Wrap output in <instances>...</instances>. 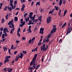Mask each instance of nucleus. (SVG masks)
<instances>
[{
	"mask_svg": "<svg viewBox=\"0 0 72 72\" xmlns=\"http://www.w3.org/2000/svg\"><path fill=\"white\" fill-rule=\"evenodd\" d=\"M68 11L67 10H66L65 11H64V15H63V16H65L66 14L67 13Z\"/></svg>",
	"mask_w": 72,
	"mask_h": 72,
	"instance_id": "12",
	"label": "nucleus"
},
{
	"mask_svg": "<svg viewBox=\"0 0 72 72\" xmlns=\"http://www.w3.org/2000/svg\"><path fill=\"white\" fill-rule=\"evenodd\" d=\"M19 32H21L20 28H19L17 30V33H19Z\"/></svg>",
	"mask_w": 72,
	"mask_h": 72,
	"instance_id": "42",
	"label": "nucleus"
},
{
	"mask_svg": "<svg viewBox=\"0 0 72 72\" xmlns=\"http://www.w3.org/2000/svg\"><path fill=\"white\" fill-rule=\"evenodd\" d=\"M33 4H34V2H32V3H31V5L32 6H33Z\"/></svg>",
	"mask_w": 72,
	"mask_h": 72,
	"instance_id": "63",
	"label": "nucleus"
},
{
	"mask_svg": "<svg viewBox=\"0 0 72 72\" xmlns=\"http://www.w3.org/2000/svg\"><path fill=\"white\" fill-rule=\"evenodd\" d=\"M63 2V0H60V3H59V5L60 6H61L62 4V3Z\"/></svg>",
	"mask_w": 72,
	"mask_h": 72,
	"instance_id": "18",
	"label": "nucleus"
},
{
	"mask_svg": "<svg viewBox=\"0 0 72 72\" xmlns=\"http://www.w3.org/2000/svg\"><path fill=\"white\" fill-rule=\"evenodd\" d=\"M14 3L15 4H17V1H15Z\"/></svg>",
	"mask_w": 72,
	"mask_h": 72,
	"instance_id": "60",
	"label": "nucleus"
},
{
	"mask_svg": "<svg viewBox=\"0 0 72 72\" xmlns=\"http://www.w3.org/2000/svg\"><path fill=\"white\" fill-rule=\"evenodd\" d=\"M37 56V54H36L35 55L34 57H33L32 58V60L30 63V66H32L33 64V63H36V62H35L36 60V58Z\"/></svg>",
	"mask_w": 72,
	"mask_h": 72,
	"instance_id": "2",
	"label": "nucleus"
},
{
	"mask_svg": "<svg viewBox=\"0 0 72 72\" xmlns=\"http://www.w3.org/2000/svg\"><path fill=\"white\" fill-rule=\"evenodd\" d=\"M33 14V12H31L30 13H29V17H32V15Z\"/></svg>",
	"mask_w": 72,
	"mask_h": 72,
	"instance_id": "16",
	"label": "nucleus"
},
{
	"mask_svg": "<svg viewBox=\"0 0 72 72\" xmlns=\"http://www.w3.org/2000/svg\"><path fill=\"white\" fill-rule=\"evenodd\" d=\"M42 17L41 16H40V17H39L38 18V20H39L40 22H41V18H42Z\"/></svg>",
	"mask_w": 72,
	"mask_h": 72,
	"instance_id": "15",
	"label": "nucleus"
},
{
	"mask_svg": "<svg viewBox=\"0 0 72 72\" xmlns=\"http://www.w3.org/2000/svg\"><path fill=\"white\" fill-rule=\"evenodd\" d=\"M37 63H33V66L32 67H29L28 70H33L34 69H35L36 68L37 66Z\"/></svg>",
	"mask_w": 72,
	"mask_h": 72,
	"instance_id": "3",
	"label": "nucleus"
},
{
	"mask_svg": "<svg viewBox=\"0 0 72 72\" xmlns=\"http://www.w3.org/2000/svg\"><path fill=\"white\" fill-rule=\"evenodd\" d=\"M72 30V27H70V28H68L67 30V33H66V35H67L68 34H69L71 32Z\"/></svg>",
	"mask_w": 72,
	"mask_h": 72,
	"instance_id": "4",
	"label": "nucleus"
},
{
	"mask_svg": "<svg viewBox=\"0 0 72 72\" xmlns=\"http://www.w3.org/2000/svg\"><path fill=\"white\" fill-rule=\"evenodd\" d=\"M57 30V28H54L53 27V29H52V30L51 31V33L52 34H54V32H56V30Z\"/></svg>",
	"mask_w": 72,
	"mask_h": 72,
	"instance_id": "7",
	"label": "nucleus"
},
{
	"mask_svg": "<svg viewBox=\"0 0 72 72\" xmlns=\"http://www.w3.org/2000/svg\"><path fill=\"white\" fill-rule=\"evenodd\" d=\"M20 55H19V54H18V56L20 57L21 59H22V57H23V54L22 53H20Z\"/></svg>",
	"mask_w": 72,
	"mask_h": 72,
	"instance_id": "10",
	"label": "nucleus"
},
{
	"mask_svg": "<svg viewBox=\"0 0 72 72\" xmlns=\"http://www.w3.org/2000/svg\"><path fill=\"white\" fill-rule=\"evenodd\" d=\"M30 18L33 21L34 20H35V18L33 17H30Z\"/></svg>",
	"mask_w": 72,
	"mask_h": 72,
	"instance_id": "24",
	"label": "nucleus"
},
{
	"mask_svg": "<svg viewBox=\"0 0 72 72\" xmlns=\"http://www.w3.org/2000/svg\"><path fill=\"white\" fill-rule=\"evenodd\" d=\"M2 21V23H4L5 22V19H4V18H3L1 20Z\"/></svg>",
	"mask_w": 72,
	"mask_h": 72,
	"instance_id": "33",
	"label": "nucleus"
},
{
	"mask_svg": "<svg viewBox=\"0 0 72 72\" xmlns=\"http://www.w3.org/2000/svg\"><path fill=\"white\" fill-rule=\"evenodd\" d=\"M35 37H33L32 39V41H34V40H35Z\"/></svg>",
	"mask_w": 72,
	"mask_h": 72,
	"instance_id": "46",
	"label": "nucleus"
},
{
	"mask_svg": "<svg viewBox=\"0 0 72 72\" xmlns=\"http://www.w3.org/2000/svg\"><path fill=\"white\" fill-rule=\"evenodd\" d=\"M45 42V39H43V41L42 43V44H43Z\"/></svg>",
	"mask_w": 72,
	"mask_h": 72,
	"instance_id": "45",
	"label": "nucleus"
},
{
	"mask_svg": "<svg viewBox=\"0 0 72 72\" xmlns=\"http://www.w3.org/2000/svg\"><path fill=\"white\" fill-rule=\"evenodd\" d=\"M22 51V53H23L24 54H26L27 53L26 51Z\"/></svg>",
	"mask_w": 72,
	"mask_h": 72,
	"instance_id": "47",
	"label": "nucleus"
},
{
	"mask_svg": "<svg viewBox=\"0 0 72 72\" xmlns=\"http://www.w3.org/2000/svg\"><path fill=\"white\" fill-rule=\"evenodd\" d=\"M13 20H12L11 21H9V22L8 23V25L9 26H9V27H10L11 28H13L10 31V33L11 34H12L13 33V31L15 29L14 27V24L13 23Z\"/></svg>",
	"mask_w": 72,
	"mask_h": 72,
	"instance_id": "1",
	"label": "nucleus"
},
{
	"mask_svg": "<svg viewBox=\"0 0 72 72\" xmlns=\"http://www.w3.org/2000/svg\"><path fill=\"white\" fill-rule=\"evenodd\" d=\"M41 48V50L43 51H45V43H44L43 44L42 46H41L40 47Z\"/></svg>",
	"mask_w": 72,
	"mask_h": 72,
	"instance_id": "6",
	"label": "nucleus"
},
{
	"mask_svg": "<svg viewBox=\"0 0 72 72\" xmlns=\"http://www.w3.org/2000/svg\"><path fill=\"white\" fill-rule=\"evenodd\" d=\"M49 41H50L49 39H48L46 38V39L45 40V42H48Z\"/></svg>",
	"mask_w": 72,
	"mask_h": 72,
	"instance_id": "29",
	"label": "nucleus"
},
{
	"mask_svg": "<svg viewBox=\"0 0 72 72\" xmlns=\"http://www.w3.org/2000/svg\"><path fill=\"white\" fill-rule=\"evenodd\" d=\"M5 8H4V11H6L7 10V8L10 11V12L12 11V8L11 7H10L9 6H8L7 7V6L5 7Z\"/></svg>",
	"mask_w": 72,
	"mask_h": 72,
	"instance_id": "5",
	"label": "nucleus"
},
{
	"mask_svg": "<svg viewBox=\"0 0 72 72\" xmlns=\"http://www.w3.org/2000/svg\"><path fill=\"white\" fill-rule=\"evenodd\" d=\"M3 33H4L5 34V36H7V35L6 33V32H3Z\"/></svg>",
	"mask_w": 72,
	"mask_h": 72,
	"instance_id": "53",
	"label": "nucleus"
},
{
	"mask_svg": "<svg viewBox=\"0 0 72 72\" xmlns=\"http://www.w3.org/2000/svg\"><path fill=\"white\" fill-rule=\"evenodd\" d=\"M38 19H36L35 20H34L33 21V22H36V23H37V22L38 21Z\"/></svg>",
	"mask_w": 72,
	"mask_h": 72,
	"instance_id": "30",
	"label": "nucleus"
},
{
	"mask_svg": "<svg viewBox=\"0 0 72 72\" xmlns=\"http://www.w3.org/2000/svg\"><path fill=\"white\" fill-rule=\"evenodd\" d=\"M21 3H23L25 2V0H21Z\"/></svg>",
	"mask_w": 72,
	"mask_h": 72,
	"instance_id": "50",
	"label": "nucleus"
},
{
	"mask_svg": "<svg viewBox=\"0 0 72 72\" xmlns=\"http://www.w3.org/2000/svg\"><path fill=\"white\" fill-rule=\"evenodd\" d=\"M3 49L4 50V51H6L8 49L5 46H3Z\"/></svg>",
	"mask_w": 72,
	"mask_h": 72,
	"instance_id": "13",
	"label": "nucleus"
},
{
	"mask_svg": "<svg viewBox=\"0 0 72 72\" xmlns=\"http://www.w3.org/2000/svg\"><path fill=\"white\" fill-rule=\"evenodd\" d=\"M11 57L10 56H8L7 57H6V58H11Z\"/></svg>",
	"mask_w": 72,
	"mask_h": 72,
	"instance_id": "39",
	"label": "nucleus"
},
{
	"mask_svg": "<svg viewBox=\"0 0 72 72\" xmlns=\"http://www.w3.org/2000/svg\"><path fill=\"white\" fill-rule=\"evenodd\" d=\"M24 25V24H21L20 26L21 27H22Z\"/></svg>",
	"mask_w": 72,
	"mask_h": 72,
	"instance_id": "43",
	"label": "nucleus"
},
{
	"mask_svg": "<svg viewBox=\"0 0 72 72\" xmlns=\"http://www.w3.org/2000/svg\"><path fill=\"white\" fill-rule=\"evenodd\" d=\"M0 30H1V31H3V28L1 27V28H0Z\"/></svg>",
	"mask_w": 72,
	"mask_h": 72,
	"instance_id": "59",
	"label": "nucleus"
},
{
	"mask_svg": "<svg viewBox=\"0 0 72 72\" xmlns=\"http://www.w3.org/2000/svg\"><path fill=\"white\" fill-rule=\"evenodd\" d=\"M9 61V59L6 58L5 59L4 62V63H6V62H8Z\"/></svg>",
	"mask_w": 72,
	"mask_h": 72,
	"instance_id": "14",
	"label": "nucleus"
},
{
	"mask_svg": "<svg viewBox=\"0 0 72 72\" xmlns=\"http://www.w3.org/2000/svg\"><path fill=\"white\" fill-rule=\"evenodd\" d=\"M62 21L61 22H60L59 25L60 26H62Z\"/></svg>",
	"mask_w": 72,
	"mask_h": 72,
	"instance_id": "37",
	"label": "nucleus"
},
{
	"mask_svg": "<svg viewBox=\"0 0 72 72\" xmlns=\"http://www.w3.org/2000/svg\"><path fill=\"white\" fill-rule=\"evenodd\" d=\"M8 14H7V15L6 16L5 18H6V19H8Z\"/></svg>",
	"mask_w": 72,
	"mask_h": 72,
	"instance_id": "32",
	"label": "nucleus"
},
{
	"mask_svg": "<svg viewBox=\"0 0 72 72\" xmlns=\"http://www.w3.org/2000/svg\"><path fill=\"white\" fill-rule=\"evenodd\" d=\"M5 38V34L4 33H3V34H2V38Z\"/></svg>",
	"mask_w": 72,
	"mask_h": 72,
	"instance_id": "35",
	"label": "nucleus"
},
{
	"mask_svg": "<svg viewBox=\"0 0 72 72\" xmlns=\"http://www.w3.org/2000/svg\"><path fill=\"white\" fill-rule=\"evenodd\" d=\"M43 11H44V10L41 8L40 11V12H42Z\"/></svg>",
	"mask_w": 72,
	"mask_h": 72,
	"instance_id": "62",
	"label": "nucleus"
},
{
	"mask_svg": "<svg viewBox=\"0 0 72 72\" xmlns=\"http://www.w3.org/2000/svg\"><path fill=\"white\" fill-rule=\"evenodd\" d=\"M13 70V69L12 68L10 69V68H8V72H11Z\"/></svg>",
	"mask_w": 72,
	"mask_h": 72,
	"instance_id": "20",
	"label": "nucleus"
},
{
	"mask_svg": "<svg viewBox=\"0 0 72 72\" xmlns=\"http://www.w3.org/2000/svg\"><path fill=\"white\" fill-rule=\"evenodd\" d=\"M21 23L22 24H23L24 23V24H25V21H21Z\"/></svg>",
	"mask_w": 72,
	"mask_h": 72,
	"instance_id": "40",
	"label": "nucleus"
},
{
	"mask_svg": "<svg viewBox=\"0 0 72 72\" xmlns=\"http://www.w3.org/2000/svg\"><path fill=\"white\" fill-rule=\"evenodd\" d=\"M16 42L17 43V44H18L19 43H20V42L19 40H16Z\"/></svg>",
	"mask_w": 72,
	"mask_h": 72,
	"instance_id": "44",
	"label": "nucleus"
},
{
	"mask_svg": "<svg viewBox=\"0 0 72 72\" xmlns=\"http://www.w3.org/2000/svg\"><path fill=\"white\" fill-rule=\"evenodd\" d=\"M44 30V29L43 28H41L40 29L39 33H42V34H43V33Z\"/></svg>",
	"mask_w": 72,
	"mask_h": 72,
	"instance_id": "9",
	"label": "nucleus"
},
{
	"mask_svg": "<svg viewBox=\"0 0 72 72\" xmlns=\"http://www.w3.org/2000/svg\"><path fill=\"white\" fill-rule=\"evenodd\" d=\"M26 31V30H25V28H24V29L23 30V32H25Z\"/></svg>",
	"mask_w": 72,
	"mask_h": 72,
	"instance_id": "64",
	"label": "nucleus"
},
{
	"mask_svg": "<svg viewBox=\"0 0 72 72\" xmlns=\"http://www.w3.org/2000/svg\"><path fill=\"white\" fill-rule=\"evenodd\" d=\"M12 9L13 10H14V9H15V6H14V7H13H13L12 6Z\"/></svg>",
	"mask_w": 72,
	"mask_h": 72,
	"instance_id": "51",
	"label": "nucleus"
},
{
	"mask_svg": "<svg viewBox=\"0 0 72 72\" xmlns=\"http://www.w3.org/2000/svg\"><path fill=\"white\" fill-rule=\"evenodd\" d=\"M52 34L51 33H50V34L48 35V37L47 39H49L51 38V36Z\"/></svg>",
	"mask_w": 72,
	"mask_h": 72,
	"instance_id": "19",
	"label": "nucleus"
},
{
	"mask_svg": "<svg viewBox=\"0 0 72 72\" xmlns=\"http://www.w3.org/2000/svg\"><path fill=\"white\" fill-rule=\"evenodd\" d=\"M37 5H39V6L40 5V2H37V3H36V6H37Z\"/></svg>",
	"mask_w": 72,
	"mask_h": 72,
	"instance_id": "23",
	"label": "nucleus"
},
{
	"mask_svg": "<svg viewBox=\"0 0 72 72\" xmlns=\"http://www.w3.org/2000/svg\"><path fill=\"white\" fill-rule=\"evenodd\" d=\"M28 32L32 33V31H31V29H28Z\"/></svg>",
	"mask_w": 72,
	"mask_h": 72,
	"instance_id": "54",
	"label": "nucleus"
},
{
	"mask_svg": "<svg viewBox=\"0 0 72 72\" xmlns=\"http://www.w3.org/2000/svg\"><path fill=\"white\" fill-rule=\"evenodd\" d=\"M7 30H7V29L6 28H4V30L3 31H4V32H6V31H7Z\"/></svg>",
	"mask_w": 72,
	"mask_h": 72,
	"instance_id": "27",
	"label": "nucleus"
},
{
	"mask_svg": "<svg viewBox=\"0 0 72 72\" xmlns=\"http://www.w3.org/2000/svg\"><path fill=\"white\" fill-rule=\"evenodd\" d=\"M51 17L50 16H49L47 19V23L48 24L50 23L51 22Z\"/></svg>",
	"mask_w": 72,
	"mask_h": 72,
	"instance_id": "8",
	"label": "nucleus"
},
{
	"mask_svg": "<svg viewBox=\"0 0 72 72\" xmlns=\"http://www.w3.org/2000/svg\"><path fill=\"white\" fill-rule=\"evenodd\" d=\"M26 39V37H22V40H25Z\"/></svg>",
	"mask_w": 72,
	"mask_h": 72,
	"instance_id": "34",
	"label": "nucleus"
},
{
	"mask_svg": "<svg viewBox=\"0 0 72 72\" xmlns=\"http://www.w3.org/2000/svg\"><path fill=\"white\" fill-rule=\"evenodd\" d=\"M20 57L19 56L18 57H17L15 59V61H17L19 59Z\"/></svg>",
	"mask_w": 72,
	"mask_h": 72,
	"instance_id": "21",
	"label": "nucleus"
},
{
	"mask_svg": "<svg viewBox=\"0 0 72 72\" xmlns=\"http://www.w3.org/2000/svg\"><path fill=\"white\" fill-rule=\"evenodd\" d=\"M54 7L55 8V10H59V8H58V6H55Z\"/></svg>",
	"mask_w": 72,
	"mask_h": 72,
	"instance_id": "26",
	"label": "nucleus"
},
{
	"mask_svg": "<svg viewBox=\"0 0 72 72\" xmlns=\"http://www.w3.org/2000/svg\"><path fill=\"white\" fill-rule=\"evenodd\" d=\"M17 35H18L19 37L20 36V34H19V32H17Z\"/></svg>",
	"mask_w": 72,
	"mask_h": 72,
	"instance_id": "52",
	"label": "nucleus"
},
{
	"mask_svg": "<svg viewBox=\"0 0 72 72\" xmlns=\"http://www.w3.org/2000/svg\"><path fill=\"white\" fill-rule=\"evenodd\" d=\"M53 11H51L49 12V14H51V13H53Z\"/></svg>",
	"mask_w": 72,
	"mask_h": 72,
	"instance_id": "61",
	"label": "nucleus"
},
{
	"mask_svg": "<svg viewBox=\"0 0 72 72\" xmlns=\"http://www.w3.org/2000/svg\"><path fill=\"white\" fill-rule=\"evenodd\" d=\"M27 15V14L26 13L24 14V17H26Z\"/></svg>",
	"mask_w": 72,
	"mask_h": 72,
	"instance_id": "55",
	"label": "nucleus"
},
{
	"mask_svg": "<svg viewBox=\"0 0 72 72\" xmlns=\"http://www.w3.org/2000/svg\"><path fill=\"white\" fill-rule=\"evenodd\" d=\"M14 45L13 44H12V46H11V47L10 48V49L12 50L14 49Z\"/></svg>",
	"mask_w": 72,
	"mask_h": 72,
	"instance_id": "41",
	"label": "nucleus"
},
{
	"mask_svg": "<svg viewBox=\"0 0 72 72\" xmlns=\"http://www.w3.org/2000/svg\"><path fill=\"white\" fill-rule=\"evenodd\" d=\"M29 17H28L27 18H26V19H25V21L26 22H27L28 21H29Z\"/></svg>",
	"mask_w": 72,
	"mask_h": 72,
	"instance_id": "28",
	"label": "nucleus"
},
{
	"mask_svg": "<svg viewBox=\"0 0 72 72\" xmlns=\"http://www.w3.org/2000/svg\"><path fill=\"white\" fill-rule=\"evenodd\" d=\"M9 5L10 6H12V7H13V4H12V3H10Z\"/></svg>",
	"mask_w": 72,
	"mask_h": 72,
	"instance_id": "38",
	"label": "nucleus"
},
{
	"mask_svg": "<svg viewBox=\"0 0 72 72\" xmlns=\"http://www.w3.org/2000/svg\"><path fill=\"white\" fill-rule=\"evenodd\" d=\"M4 70L5 72H6L7 71V69L6 68H4L3 71Z\"/></svg>",
	"mask_w": 72,
	"mask_h": 72,
	"instance_id": "36",
	"label": "nucleus"
},
{
	"mask_svg": "<svg viewBox=\"0 0 72 72\" xmlns=\"http://www.w3.org/2000/svg\"><path fill=\"white\" fill-rule=\"evenodd\" d=\"M10 3H13L14 0H10Z\"/></svg>",
	"mask_w": 72,
	"mask_h": 72,
	"instance_id": "58",
	"label": "nucleus"
},
{
	"mask_svg": "<svg viewBox=\"0 0 72 72\" xmlns=\"http://www.w3.org/2000/svg\"><path fill=\"white\" fill-rule=\"evenodd\" d=\"M40 65L39 64V65H37V66H36V68H35V69H36V70H37L38 69V68L39 67H40Z\"/></svg>",
	"mask_w": 72,
	"mask_h": 72,
	"instance_id": "22",
	"label": "nucleus"
},
{
	"mask_svg": "<svg viewBox=\"0 0 72 72\" xmlns=\"http://www.w3.org/2000/svg\"><path fill=\"white\" fill-rule=\"evenodd\" d=\"M63 3L64 4H65L66 2V1L65 0H63Z\"/></svg>",
	"mask_w": 72,
	"mask_h": 72,
	"instance_id": "56",
	"label": "nucleus"
},
{
	"mask_svg": "<svg viewBox=\"0 0 72 72\" xmlns=\"http://www.w3.org/2000/svg\"><path fill=\"white\" fill-rule=\"evenodd\" d=\"M25 5H24V4H23V5H22V7L21 9V10L22 11H23V9H24V8L25 7Z\"/></svg>",
	"mask_w": 72,
	"mask_h": 72,
	"instance_id": "11",
	"label": "nucleus"
},
{
	"mask_svg": "<svg viewBox=\"0 0 72 72\" xmlns=\"http://www.w3.org/2000/svg\"><path fill=\"white\" fill-rule=\"evenodd\" d=\"M41 43L40 42H39L38 44V45L39 46L40 45H41Z\"/></svg>",
	"mask_w": 72,
	"mask_h": 72,
	"instance_id": "57",
	"label": "nucleus"
},
{
	"mask_svg": "<svg viewBox=\"0 0 72 72\" xmlns=\"http://www.w3.org/2000/svg\"><path fill=\"white\" fill-rule=\"evenodd\" d=\"M31 42H32V40L31 39L29 40V44H30L31 43Z\"/></svg>",
	"mask_w": 72,
	"mask_h": 72,
	"instance_id": "48",
	"label": "nucleus"
},
{
	"mask_svg": "<svg viewBox=\"0 0 72 72\" xmlns=\"http://www.w3.org/2000/svg\"><path fill=\"white\" fill-rule=\"evenodd\" d=\"M18 18L17 17H15L14 18V21H15V22L17 21L18 20Z\"/></svg>",
	"mask_w": 72,
	"mask_h": 72,
	"instance_id": "25",
	"label": "nucleus"
},
{
	"mask_svg": "<svg viewBox=\"0 0 72 72\" xmlns=\"http://www.w3.org/2000/svg\"><path fill=\"white\" fill-rule=\"evenodd\" d=\"M31 26H29V29H28L27 30V31L29 29H31Z\"/></svg>",
	"mask_w": 72,
	"mask_h": 72,
	"instance_id": "49",
	"label": "nucleus"
},
{
	"mask_svg": "<svg viewBox=\"0 0 72 72\" xmlns=\"http://www.w3.org/2000/svg\"><path fill=\"white\" fill-rule=\"evenodd\" d=\"M46 47L45 48V51H46L47 50V49L48 48V46H49L48 45H47V44H46Z\"/></svg>",
	"mask_w": 72,
	"mask_h": 72,
	"instance_id": "31",
	"label": "nucleus"
},
{
	"mask_svg": "<svg viewBox=\"0 0 72 72\" xmlns=\"http://www.w3.org/2000/svg\"><path fill=\"white\" fill-rule=\"evenodd\" d=\"M67 25V23H66V22H65V23H64L63 25L62 26V28H64L65 26H66V25Z\"/></svg>",
	"mask_w": 72,
	"mask_h": 72,
	"instance_id": "17",
	"label": "nucleus"
}]
</instances>
